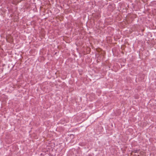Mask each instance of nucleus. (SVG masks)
Listing matches in <instances>:
<instances>
[{
  "label": "nucleus",
  "mask_w": 156,
  "mask_h": 156,
  "mask_svg": "<svg viewBox=\"0 0 156 156\" xmlns=\"http://www.w3.org/2000/svg\"><path fill=\"white\" fill-rule=\"evenodd\" d=\"M139 151L140 150H133L132 151V152L135 153H138Z\"/></svg>",
  "instance_id": "obj_1"
}]
</instances>
